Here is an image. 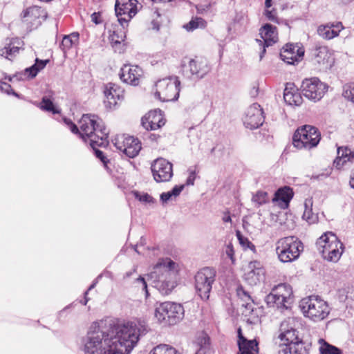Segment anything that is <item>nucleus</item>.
Listing matches in <instances>:
<instances>
[{"instance_id":"1","label":"nucleus","mask_w":354,"mask_h":354,"mask_svg":"<svg viewBox=\"0 0 354 354\" xmlns=\"http://www.w3.org/2000/svg\"><path fill=\"white\" fill-rule=\"evenodd\" d=\"M141 335L133 323L115 325L111 319L93 322L84 340V354H129Z\"/></svg>"},{"instance_id":"2","label":"nucleus","mask_w":354,"mask_h":354,"mask_svg":"<svg viewBox=\"0 0 354 354\" xmlns=\"http://www.w3.org/2000/svg\"><path fill=\"white\" fill-rule=\"evenodd\" d=\"M64 121L73 133L80 134L84 140H86V138L89 139L90 145L93 149L107 145L109 132L102 120L97 115H83L79 122L80 131L71 120L65 119Z\"/></svg>"},{"instance_id":"3","label":"nucleus","mask_w":354,"mask_h":354,"mask_svg":"<svg viewBox=\"0 0 354 354\" xmlns=\"http://www.w3.org/2000/svg\"><path fill=\"white\" fill-rule=\"evenodd\" d=\"M179 265L170 258L160 259L148 274V279L162 294L167 295L178 285Z\"/></svg>"},{"instance_id":"4","label":"nucleus","mask_w":354,"mask_h":354,"mask_svg":"<svg viewBox=\"0 0 354 354\" xmlns=\"http://www.w3.org/2000/svg\"><path fill=\"white\" fill-rule=\"evenodd\" d=\"M317 248L324 259L337 262L344 252V245L332 232L323 234L316 242Z\"/></svg>"},{"instance_id":"5","label":"nucleus","mask_w":354,"mask_h":354,"mask_svg":"<svg viewBox=\"0 0 354 354\" xmlns=\"http://www.w3.org/2000/svg\"><path fill=\"white\" fill-rule=\"evenodd\" d=\"M303 250V243L294 236L281 238L275 243L278 259L283 263H290L297 259Z\"/></svg>"},{"instance_id":"6","label":"nucleus","mask_w":354,"mask_h":354,"mask_svg":"<svg viewBox=\"0 0 354 354\" xmlns=\"http://www.w3.org/2000/svg\"><path fill=\"white\" fill-rule=\"evenodd\" d=\"M299 307L304 316L314 322L324 319L330 312L327 303L317 296L302 299Z\"/></svg>"},{"instance_id":"7","label":"nucleus","mask_w":354,"mask_h":354,"mask_svg":"<svg viewBox=\"0 0 354 354\" xmlns=\"http://www.w3.org/2000/svg\"><path fill=\"white\" fill-rule=\"evenodd\" d=\"M154 314L158 322L174 325L183 319L185 310L180 304L166 301L156 306Z\"/></svg>"},{"instance_id":"8","label":"nucleus","mask_w":354,"mask_h":354,"mask_svg":"<svg viewBox=\"0 0 354 354\" xmlns=\"http://www.w3.org/2000/svg\"><path fill=\"white\" fill-rule=\"evenodd\" d=\"M268 306L279 309H288L293 302V292L291 286L287 283H281L275 286L272 292L266 297Z\"/></svg>"},{"instance_id":"9","label":"nucleus","mask_w":354,"mask_h":354,"mask_svg":"<svg viewBox=\"0 0 354 354\" xmlns=\"http://www.w3.org/2000/svg\"><path fill=\"white\" fill-rule=\"evenodd\" d=\"M319 140V132L315 127L310 125L299 128L292 138L293 145L299 149H310L316 147Z\"/></svg>"},{"instance_id":"10","label":"nucleus","mask_w":354,"mask_h":354,"mask_svg":"<svg viewBox=\"0 0 354 354\" xmlns=\"http://www.w3.org/2000/svg\"><path fill=\"white\" fill-rule=\"evenodd\" d=\"M216 271L214 268L205 267L195 275V288L200 297L203 300L209 299L212 284L215 281Z\"/></svg>"},{"instance_id":"11","label":"nucleus","mask_w":354,"mask_h":354,"mask_svg":"<svg viewBox=\"0 0 354 354\" xmlns=\"http://www.w3.org/2000/svg\"><path fill=\"white\" fill-rule=\"evenodd\" d=\"M180 81L177 77H171L158 81L155 95L163 102L176 100L179 95Z\"/></svg>"},{"instance_id":"12","label":"nucleus","mask_w":354,"mask_h":354,"mask_svg":"<svg viewBox=\"0 0 354 354\" xmlns=\"http://www.w3.org/2000/svg\"><path fill=\"white\" fill-rule=\"evenodd\" d=\"M279 338L287 342L279 351V354H305L306 351L301 339L299 337L297 328L280 333Z\"/></svg>"},{"instance_id":"13","label":"nucleus","mask_w":354,"mask_h":354,"mask_svg":"<svg viewBox=\"0 0 354 354\" xmlns=\"http://www.w3.org/2000/svg\"><path fill=\"white\" fill-rule=\"evenodd\" d=\"M301 88L303 95L315 102L321 100L327 90V86L316 77L304 80Z\"/></svg>"},{"instance_id":"14","label":"nucleus","mask_w":354,"mask_h":354,"mask_svg":"<svg viewBox=\"0 0 354 354\" xmlns=\"http://www.w3.org/2000/svg\"><path fill=\"white\" fill-rule=\"evenodd\" d=\"M185 68L189 73L191 77L197 80L204 78L212 70L208 60L198 56L189 59L187 64H185Z\"/></svg>"},{"instance_id":"15","label":"nucleus","mask_w":354,"mask_h":354,"mask_svg":"<svg viewBox=\"0 0 354 354\" xmlns=\"http://www.w3.org/2000/svg\"><path fill=\"white\" fill-rule=\"evenodd\" d=\"M151 169L153 179L157 183L168 182L174 174L172 164L162 158L155 160L151 164Z\"/></svg>"},{"instance_id":"16","label":"nucleus","mask_w":354,"mask_h":354,"mask_svg":"<svg viewBox=\"0 0 354 354\" xmlns=\"http://www.w3.org/2000/svg\"><path fill=\"white\" fill-rule=\"evenodd\" d=\"M115 147L129 158L136 156L141 149V143L133 136H119L115 138Z\"/></svg>"},{"instance_id":"17","label":"nucleus","mask_w":354,"mask_h":354,"mask_svg":"<svg viewBox=\"0 0 354 354\" xmlns=\"http://www.w3.org/2000/svg\"><path fill=\"white\" fill-rule=\"evenodd\" d=\"M263 110L259 104L254 103L248 107L243 118V123L246 128L257 129L263 124Z\"/></svg>"},{"instance_id":"18","label":"nucleus","mask_w":354,"mask_h":354,"mask_svg":"<svg viewBox=\"0 0 354 354\" xmlns=\"http://www.w3.org/2000/svg\"><path fill=\"white\" fill-rule=\"evenodd\" d=\"M119 75L123 82L137 86L142 76V70L138 66L125 64L121 68Z\"/></svg>"},{"instance_id":"19","label":"nucleus","mask_w":354,"mask_h":354,"mask_svg":"<svg viewBox=\"0 0 354 354\" xmlns=\"http://www.w3.org/2000/svg\"><path fill=\"white\" fill-rule=\"evenodd\" d=\"M259 34L263 41L258 39H257V41L259 43L260 46L263 44V49L260 53V59H261L266 53V47L272 46L277 40V28L267 24L260 29Z\"/></svg>"},{"instance_id":"20","label":"nucleus","mask_w":354,"mask_h":354,"mask_svg":"<svg viewBox=\"0 0 354 354\" xmlns=\"http://www.w3.org/2000/svg\"><path fill=\"white\" fill-rule=\"evenodd\" d=\"M138 3H126L125 6L115 7L118 22L123 28L127 27L129 21L138 12Z\"/></svg>"},{"instance_id":"21","label":"nucleus","mask_w":354,"mask_h":354,"mask_svg":"<svg viewBox=\"0 0 354 354\" xmlns=\"http://www.w3.org/2000/svg\"><path fill=\"white\" fill-rule=\"evenodd\" d=\"M142 127L147 130H156L165 124V120L160 110L149 111L141 120Z\"/></svg>"},{"instance_id":"22","label":"nucleus","mask_w":354,"mask_h":354,"mask_svg":"<svg viewBox=\"0 0 354 354\" xmlns=\"http://www.w3.org/2000/svg\"><path fill=\"white\" fill-rule=\"evenodd\" d=\"M264 269L259 261H251L244 277L249 285L255 286L264 279Z\"/></svg>"},{"instance_id":"23","label":"nucleus","mask_w":354,"mask_h":354,"mask_svg":"<svg viewBox=\"0 0 354 354\" xmlns=\"http://www.w3.org/2000/svg\"><path fill=\"white\" fill-rule=\"evenodd\" d=\"M104 93L106 97L105 105L109 109L115 106L118 100L123 99V91L121 88L113 83H109L106 85Z\"/></svg>"},{"instance_id":"24","label":"nucleus","mask_w":354,"mask_h":354,"mask_svg":"<svg viewBox=\"0 0 354 354\" xmlns=\"http://www.w3.org/2000/svg\"><path fill=\"white\" fill-rule=\"evenodd\" d=\"M24 41L19 38L7 39L3 48L0 49V55L11 60L23 48Z\"/></svg>"},{"instance_id":"25","label":"nucleus","mask_w":354,"mask_h":354,"mask_svg":"<svg viewBox=\"0 0 354 354\" xmlns=\"http://www.w3.org/2000/svg\"><path fill=\"white\" fill-rule=\"evenodd\" d=\"M343 29L342 23L327 24L321 25L317 28V34L324 39H331L339 35V32Z\"/></svg>"},{"instance_id":"26","label":"nucleus","mask_w":354,"mask_h":354,"mask_svg":"<svg viewBox=\"0 0 354 354\" xmlns=\"http://www.w3.org/2000/svg\"><path fill=\"white\" fill-rule=\"evenodd\" d=\"M284 101L291 106H300L303 102L302 97L292 83H287L283 93Z\"/></svg>"},{"instance_id":"27","label":"nucleus","mask_w":354,"mask_h":354,"mask_svg":"<svg viewBox=\"0 0 354 354\" xmlns=\"http://www.w3.org/2000/svg\"><path fill=\"white\" fill-rule=\"evenodd\" d=\"M293 195L292 189L289 187L285 186L279 188L275 192L273 202L277 203L281 208L286 209L288 207Z\"/></svg>"},{"instance_id":"28","label":"nucleus","mask_w":354,"mask_h":354,"mask_svg":"<svg viewBox=\"0 0 354 354\" xmlns=\"http://www.w3.org/2000/svg\"><path fill=\"white\" fill-rule=\"evenodd\" d=\"M239 342L240 354H258V344L256 340L248 341L241 335V329H239Z\"/></svg>"},{"instance_id":"29","label":"nucleus","mask_w":354,"mask_h":354,"mask_svg":"<svg viewBox=\"0 0 354 354\" xmlns=\"http://www.w3.org/2000/svg\"><path fill=\"white\" fill-rule=\"evenodd\" d=\"M125 28L121 26L118 23V24L114 25L113 29L109 30V32H112L109 38L113 46L120 44L124 41L126 37Z\"/></svg>"},{"instance_id":"30","label":"nucleus","mask_w":354,"mask_h":354,"mask_svg":"<svg viewBox=\"0 0 354 354\" xmlns=\"http://www.w3.org/2000/svg\"><path fill=\"white\" fill-rule=\"evenodd\" d=\"M354 158V152L348 148L339 147L337 149V157L334 164L337 167H342L346 162L351 161Z\"/></svg>"},{"instance_id":"31","label":"nucleus","mask_w":354,"mask_h":354,"mask_svg":"<svg viewBox=\"0 0 354 354\" xmlns=\"http://www.w3.org/2000/svg\"><path fill=\"white\" fill-rule=\"evenodd\" d=\"M312 207V198H306L304 202V212L302 218L310 224L315 223L317 221V215L313 212Z\"/></svg>"},{"instance_id":"32","label":"nucleus","mask_w":354,"mask_h":354,"mask_svg":"<svg viewBox=\"0 0 354 354\" xmlns=\"http://www.w3.org/2000/svg\"><path fill=\"white\" fill-rule=\"evenodd\" d=\"M48 62L49 59L41 60L37 58L35 64L25 70V75H28V77L30 78L35 77L41 70L45 68Z\"/></svg>"},{"instance_id":"33","label":"nucleus","mask_w":354,"mask_h":354,"mask_svg":"<svg viewBox=\"0 0 354 354\" xmlns=\"http://www.w3.org/2000/svg\"><path fill=\"white\" fill-rule=\"evenodd\" d=\"M319 352L321 354H342V351L328 342H326L324 339H319Z\"/></svg>"},{"instance_id":"34","label":"nucleus","mask_w":354,"mask_h":354,"mask_svg":"<svg viewBox=\"0 0 354 354\" xmlns=\"http://www.w3.org/2000/svg\"><path fill=\"white\" fill-rule=\"evenodd\" d=\"M79 39V34L77 32H73L69 35H66L63 37L61 48L62 50L66 53V50H69L73 45L75 44Z\"/></svg>"},{"instance_id":"35","label":"nucleus","mask_w":354,"mask_h":354,"mask_svg":"<svg viewBox=\"0 0 354 354\" xmlns=\"http://www.w3.org/2000/svg\"><path fill=\"white\" fill-rule=\"evenodd\" d=\"M313 55L318 64H324L329 58L328 49L326 46H317L314 50Z\"/></svg>"},{"instance_id":"36","label":"nucleus","mask_w":354,"mask_h":354,"mask_svg":"<svg viewBox=\"0 0 354 354\" xmlns=\"http://www.w3.org/2000/svg\"><path fill=\"white\" fill-rule=\"evenodd\" d=\"M299 325V320L295 317H288L284 319L280 325V333L286 331L293 330Z\"/></svg>"},{"instance_id":"37","label":"nucleus","mask_w":354,"mask_h":354,"mask_svg":"<svg viewBox=\"0 0 354 354\" xmlns=\"http://www.w3.org/2000/svg\"><path fill=\"white\" fill-rule=\"evenodd\" d=\"M185 185L180 186L176 185L171 191L163 192L160 194V200L163 203H167L169 201L172 200L180 195V192L183 190Z\"/></svg>"},{"instance_id":"38","label":"nucleus","mask_w":354,"mask_h":354,"mask_svg":"<svg viewBox=\"0 0 354 354\" xmlns=\"http://www.w3.org/2000/svg\"><path fill=\"white\" fill-rule=\"evenodd\" d=\"M44 10L39 6H33L28 8L22 13L24 18H28L30 20H33L39 18L43 14Z\"/></svg>"},{"instance_id":"39","label":"nucleus","mask_w":354,"mask_h":354,"mask_svg":"<svg viewBox=\"0 0 354 354\" xmlns=\"http://www.w3.org/2000/svg\"><path fill=\"white\" fill-rule=\"evenodd\" d=\"M196 354H206L209 350V338L206 335H203L198 338Z\"/></svg>"},{"instance_id":"40","label":"nucleus","mask_w":354,"mask_h":354,"mask_svg":"<svg viewBox=\"0 0 354 354\" xmlns=\"http://www.w3.org/2000/svg\"><path fill=\"white\" fill-rule=\"evenodd\" d=\"M206 24V21L201 17H195L184 25L183 28L188 31H192L196 28H204Z\"/></svg>"},{"instance_id":"41","label":"nucleus","mask_w":354,"mask_h":354,"mask_svg":"<svg viewBox=\"0 0 354 354\" xmlns=\"http://www.w3.org/2000/svg\"><path fill=\"white\" fill-rule=\"evenodd\" d=\"M236 235L239 240V244L241 245L243 250H245L249 249L253 252H256L255 245L251 241H250L247 237L244 236L240 231L237 230L236 232Z\"/></svg>"},{"instance_id":"42","label":"nucleus","mask_w":354,"mask_h":354,"mask_svg":"<svg viewBox=\"0 0 354 354\" xmlns=\"http://www.w3.org/2000/svg\"><path fill=\"white\" fill-rule=\"evenodd\" d=\"M149 354H180L173 347L167 344H160L156 346Z\"/></svg>"},{"instance_id":"43","label":"nucleus","mask_w":354,"mask_h":354,"mask_svg":"<svg viewBox=\"0 0 354 354\" xmlns=\"http://www.w3.org/2000/svg\"><path fill=\"white\" fill-rule=\"evenodd\" d=\"M286 46L288 50L292 53L293 57H295V60H297L299 62L302 59L304 55V50L303 48L293 44H286Z\"/></svg>"},{"instance_id":"44","label":"nucleus","mask_w":354,"mask_h":354,"mask_svg":"<svg viewBox=\"0 0 354 354\" xmlns=\"http://www.w3.org/2000/svg\"><path fill=\"white\" fill-rule=\"evenodd\" d=\"M342 96L353 103H354V83L346 84L343 87Z\"/></svg>"},{"instance_id":"45","label":"nucleus","mask_w":354,"mask_h":354,"mask_svg":"<svg viewBox=\"0 0 354 354\" xmlns=\"http://www.w3.org/2000/svg\"><path fill=\"white\" fill-rule=\"evenodd\" d=\"M280 57L284 62L288 64H295L296 62H298L297 60H295V57H293L292 53L288 50L286 46L281 50Z\"/></svg>"},{"instance_id":"46","label":"nucleus","mask_w":354,"mask_h":354,"mask_svg":"<svg viewBox=\"0 0 354 354\" xmlns=\"http://www.w3.org/2000/svg\"><path fill=\"white\" fill-rule=\"evenodd\" d=\"M40 108L42 110L52 112L54 114L59 113V111L55 107L53 102L46 96L42 98Z\"/></svg>"},{"instance_id":"47","label":"nucleus","mask_w":354,"mask_h":354,"mask_svg":"<svg viewBox=\"0 0 354 354\" xmlns=\"http://www.w3.org/2000/svg\"><path fill=\"white\" fill-rule=\"evenodd\" d=\"M268 201V194L266 192L259 191L252 197V201L258 206L266 203Z\"/></svg>"},{"instance_id":"48","label":"nucleus","mask_w":354,"mask_h":354,"mask_svg":"<svg viewBox=\"0 0 354 354\" xmlns=\"http://www.w3.org/2000/svg\"><path fill=\"white\" fill-rule=\"evenodd\" d=\"M134 196L136 199L139 200L141 202L145 203H153L154 201L153 198L148 194L147 193H140L138 192H136L134 193Z\"/></svg>"},{"instance_id":"49","label":"nucleus","mask_w":354,"mask_h":354,"mask_svg":"<svg viewBox=\"0 0 354 354\" xmlns=\"http://www.w3.org/2000/svg\"><path fill=\"white\" fill-rule=\"evenodd\" d=\"M0 89L8 94L12 93L15 95H17V93L12 91L11 86L6 82L1 83Z\"/></svg>"},{"instance_id":"50","label":"nucleus","mask_w":354,"mask_h":354,"mask_svg":"<svg viewBox=\"0 0 354 354\" xmlns=\"http://www.w3.org/2000/svg\"><path fill=\"white\" fill-rule=\"evenodd\" d=\"M225 254L232 260V262L234 261V250L232 243L227 245L225 248Z\"/></svg>"},{"instance_id":"51","label":"nucleus","mask_w":354,"mask_h":354,"mask_svg":"<svg viewBox=\"0 0 354 354\" xmlns=\"http://www.w3.org/2000/svg\"><path fill=\"white\" fill-rule=\"evenodd\" d=\"M136 282L138 285L140 286V288H142V290L145 291L146 296L147 297V295H148L147 285V283H146L145 279L142 277H139L138 278H137Z\"/></svg>"},{"instance_id":"52","label":"nucleus","mask_w":354,"mask_h":354,"mask_svg":"<svg viewBox=\"0 0 354 354\" xmlns=\"http://www.w3.org/2000/svg\"><path fill=\"white\" fill-rule=\"evenodd\" d=\"M189 174L186 181L187 185H194V180L196 179V171L194 170H189Z\"/></svg>"},{"instance_id":"53","label":"nucleus","mask_w":354,"mask_h":354,"mask_svg":"<svg viewBox=\"0 0 354 354\" xmlns=\"http://www.w3.org/2000/svg\"><path fill=\"white\" fill-rule=\"evenodd\" d=\"M138 3V0H115V7L123 6L126 3Z\"/></svg>"},{"instance_id":"54","label":"nucleus","mask_w":354,"mask_h":354,"mask_svg":"<svg viewBox=\"0 0 354 354\" xmlns=\"http://www.w3.org/2000/svg\"><path fill=\"white\" fill-rule=\"evenodd\" d=\"M96 147H95V149H93V150L95 151L96 157L98 158L104 163H106V158L104 156L103 152L100 150L97 149Z\"/></svg>"},{"instance_id":"55","label":"nucleus","mask_w":354,"mask_h":354,"mask_svg":"<svg viewBox=\"0 0 354 354\" xmlns=\"http://www.w3.org/2000/svg\"><path fill=\"white\" fill-rule=\"evenodd\" d=\"M91 21L94 22L95 24H99L100 23V15L99 13L94 12L91 15Z\"/></svg>"},{"instance_id":"56","label":"nucleus","mask_w":354,"mask_h":354,"mask_svg":"<svg viewBox=\"0 0 354 354\" xmlns=\"http://www.w3.org/2000/svg\"><path fill=\"white\" fill-rule=\"evenodd\" d=\"M222 219H223V222H225V223H227V222H231L232 221V219H231V217H230V215L229 212L225 213V214L223 216Z\"/></svg>"},{"instance_id":"57","label":"nucleus","mask_w":354,"mask_h":354,"mask_svg":"<svg viewBox=\"0 0 354 354\" xmlns=\"http://www.w3.org/2000/svg\"><path fill=\"white\" fill-rule=\"evenodd\" d=\"M349 184H350L351 187L354 189V171H352V173L351 174Z\"/></svg>"},{"instance_id":"58","label":"nucleus","mask_w":354,"mask_h":354,"mask_svg":"<svg viewBox=\"0 0 354 354\" xmlns=\"http://www.w3.org/2000/svg\"><path fill=\"white\" fill-rule=\"evenodd\" d=\"M266 15L268 18V19L272 21L274 20V17L270 11H267Z\"/></svg>"},{"instance_id":"59","label":"nucleus","mask_w":354,"mask_h":354,"mask_svg":"<svg viewBox=\"0 0 354 354\" xmlns=\"http://www.w3.org/2000/svg\"><path fill=\"white\" fill-rule=\"evenodd\" d=\"M152 24L153 25V29L158 30H159V26L158 24H156L154 21H153Z\"/></svg>"},{"instance_id":"60","label":"nucleus","mask_w":354,"mask_h":354,"mask_svg":"<svg viewBox=\"0 0 354 354\" xmlns=\"http://www.w3.org/2000/svg\"><path fill=\"white\" fill-rule=\"evenodd\" d=\"M131 274V272H128L125 274V276L124 277H129Z\"/></svg>"},{"instance_id":"61","label":"nucleus","mask_w":354,"mask_h":354,"mask_svg":"<svg viewBox=\"0 0 354 354\" xmlns=\"http://www.w3.org/2000/svg\"><path fill=\"white\" fill-rule=\"evenodd\" d=\"M95 283H93V284L89 287V288H88V290H91L92 288H94V286H95Z\"/></svg>"},{"instance_id":"62","label":"nucleus","mask_w":354,"mask_h":354,"mask_svg":"<svg viewBox=\"0 0 354 354\" xmlns=\"http://www.w3.org/2000/svg\"><path fill=\"white\" fill-rule=\"evenodd\" d=\"M160 1H162V2H170L172 0H160Z\"/></svg>"},{"instance_id":"63","label":"nucleus","mask_w":354,"mask_h":354,"mask_svg":"<svg viewBox=\"0 0 354 354\" xmlns=\"http://www.w3.org/2000/svg\"><path fill=\"white\" fill-rule=\"evenodd\" d=\"M271 0H266V7H269V5H268V1H270Z\"/></svg>"},{"instance_id":"64","label":"nucleus","mask_w":354,"mask_h":354,"mask_svg":"<svg viewBox=\"0 0 354 354\" xmlns=\"http://www.w3.org/2000/svg\"><path fill=\"white\" fill-rule=\"evenodd\" d=\"M87 301H88V299L86 298V299H85V301H84L83 304H84V305H86V303H87Z\"/></svg>"}]
</instances>
